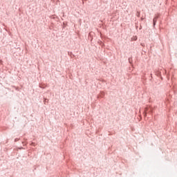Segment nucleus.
<instances>
[{
  "label": "nucleus",
  "instance_id": "f03ea898",
  "mask_svg": "<svg viewBox=\"0 0 177 177\" xmlns=\"http://www.w3.org/2000/svg\"><path fill=\"white\" fill-rule=\"evenodd\" d=\"M0 66H2V60L0 59Z\"/></svg>",
  "mask_w": 177,
  "mask_h": 177
},
{
  "label": "nucleus",
  "instance_id": "f257e3e1",
  "mask_svg": "<svg viewBox=\"0 0 177 177\" xmlns=\"http://www.w3.org/2000/svg\"><path fill=\"white\" fill-rule=\"evenodd\" d=\"M156 21H157V17L153 18V25H156Z\"/></svg>",
  "mask_w": 177,
  "mask_h": 177
}]
</instances>
